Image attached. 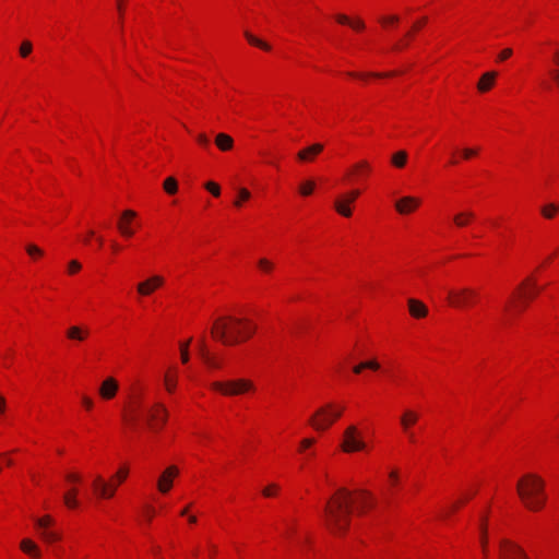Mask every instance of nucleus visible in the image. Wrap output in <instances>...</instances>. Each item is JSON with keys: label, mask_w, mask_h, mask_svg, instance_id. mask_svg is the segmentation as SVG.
Returning a JSON list of instances; mask_svg holds the SVG:
<instances>
[{"label": "nucleus", "mask_w": 559, "mask_h": 559, "mask_svg": "<svg viewBox=\"0 0 559 559\" xmlns=\"http://www.w3.org/2000/svg\"><path fill=\"white\" fill-rule=\"evenodd\" d=\"M352 492L340 488L325 503L324 515L328 528L334 534H343L350 523L353 511Z\"/></svg>", "instance_id": "f257e3e1"}, {"label": "nucleus", "mask_w": 559, "mask_h": 559, "mask_svg": "<svg viewBox=\"0 0 559 559\" xmlns=\"http://www.w3.org/2000/svg\"><path fill=\"white\" fill-rule=\"evenodd\" d=\"M255 329V325L248 319L228 316L216 319L211 333L215 340L224 345H235L251 337Z\"/></svg>", "instance_id": "f03ea898"}, {"label": "nucleus", "mask_w": 559, "mask_h": 559, "mask_svg": "<svg viewBox=\"0 0 559 559\" xmlns=\"http://www.w3.org/2000/svg\"><path fill=\"white\" fill-rule=\"evenodd\" d=\"M518 493L531 511L543 509L546 503L545 483L536 474H525L516 484Z\"/></svg>", "instance_id": "7ed1b4c3"}, {"label": "nucleus", "mask_w": 559, "mask_h": 559, "mask_svg": "<svg viewBox=\"0 0 559 559\" xmlns=\"http://www.w3.org/2000/svg\"><path fill=\"white\" fill-rule=\"evenodd\" d=\"M212 389L221 392L226 396H235L254 391L255 386L251 380L248 379H234L228 381H217L212 383Z\"/></svg>", "instance_id": "20e7f679"}, {"label": "nucleus", "mask_w": 559, "mask_h": 559, "mask_svg": "<svg viewBox=\"0 0 559 559\" xmlns=\"http://www.w3.org/2000/svg\"><path fill=\"white\" fill-rule=\"evenodd\" d=\"M343 407L335 408L328 404L319 408L309 419V424L317 430L328 429L337 418L341 417Z\"/></svg>", "instance_id": "39448f33"}, {"label": "nucleus", "mask_w": 559, "mask_h": 559, "mask_svg": "<svg viewBox=\"0 0 559 559\" xmlns=\"http://www.w3.org/2000/svg\"><path fill=\"white\" fill-rule=\"evenodd\" d=\"M448 299L455 308H466L472 306L477 299V292L469 287H461L457 289H450L448 292Z\"/></svg>", "instance_id": "423d86ee"}, {"label": "nucleus", "mask_w": 559, "mask_h": 559, "mask_svg": "<svg viewBox=\"0 0 559 559\" xmlns=\"http://www.w3.org/2000/svg\"><path fill=\"white\" fill-rule=\"evenodd\" d=\"M367 448L366 442L362 439L361 431L355 426H348L344 431V440L342 443V450L347 453L362 451Z\"/></svg>", "instance_id": "0eeeda50"}, {"label": "nucleus", "mask_w": 559, "mask_h": 559, "mask_svg": "<svg viewBox=\"0 0 559 559\" xmlns=\"http://www.w3.org/2000/svg\"><path fill=\"white\" fill-rule=\"evenodd\" d=\"M499 559H528L524 550L509 542V540H501L500 543V551H499Z\"/></svg>", "instance_id": "6e6552de"}, {"label": "nucleus", "mask_w": 559, "mask_h": 559, "mask_svg": "<svg viewBox=\"0 0 559 559\" xmlns=\"http://www.w3.org/2000/svg\"><path fill=\"white\" fill-rule=\"evenodd\" d=\"M145 413L146 423L151 428H155L159 421L162 425L166 423L167 411L160 403H156L154 406L146 409Z\"/></svg>", "instance_id": "1a4fd4ad"}, {"label": "nucleus", "mask_w": 559, "mask_h": 559, "mask_svg": "<svg viewBox=\"0 0 559 559\" xmlns=\"http://www.w3.org/2000/svg\"><path fill=\"white\" fill-rule=\"evenodd\" d=\"M359 194V190H352L344 197L337 199L334 203L336 212L345 217L352 216V210L349 207V204L355 202Z\"/></svg>", "instance_id": "9d476101"}, {"label": "nucleus", "mask_w": 559, "mask_h": 559, "mask_svg": "<svg viewBox=\"0 0 559 559\" xmlns=\"http://www.w3.org/2000/svg\"><path fill=\"white\" fill-rule=\"evenodd\" d=\"M118 485V483L110 484L105 481L103 477L99 475H97L93 481V488L95 493L97 495V497L104 499L112 498L115 496Z\"/></svg>", "instance_id": "9b49d317"}, {"label": "nucleus", "mask_w": 559, "mask_h": 559, "mask_svg": "<svg viewBox=\"0 0 559 559\" xmlns=\"http://www.w3.org/2000/svg\"><path fill=\"white\" fill-rule=\"evenodd\" d=\"M538 290H539V288L537 287V285L533 278L528 277L525 281H523L521 283V285L519 286V294H520V298L523 299V305H519V306H516V308H519V310H522L525 307L526 301L534 298V296L536 295V293Z\"/></svg>", "instance_id": "f8f14e48"}, {"label": "nucleus", "mask_w": 559, "mask_h": 559, "mask_svg": "<svg viewBox=\"0 0 559 559\" xmlns=\"http://www.w3.org/2000/svg\"><path fill=\"white\" fill-rule=\"evenodd\" d=\"M420 203L421 201L419 198L406 195L395 202V210L401 215H407L413 213L420 205Z\"/></svg>", "instance_id": "ddd939ff"}, {"label": "nucleus", "mask_w": 559, "mask_h": 559, "mask_svg": "<svg viewBox=\"0 0 559 559\" xmlns=\"http://www.w3.org/2000/svg\"><path fill=\"white\" fill-rule=\"evenodd\" d=\"M179 474V469L171 465L167 467L164 473L159 476L157 481V488L162 493H166L173 486V478Z\"/></svg>", "instance_id": "4468645a"}, {"label": "nucleus", "mask_w": 559, "mask_h": 559, "mask_svg": "<svg viewBox=\"0 0 559 559\" xmlns=\"http://www.w3.org/2000/svg\"><path fill=\"white\" fill-rule=\"evenodd\" d=\"M163 284L164 278L160 275H153L144 282L139 283L136 289L140 295L148 296Z\"/></svg>", "instance_id": "2eb2a0df"}, {"label": "nucleus", "mask_w": 559, "mask_h": 559, "mask_svg": "<svg viewBox=\"0 0 559 559\" xmlns=\"http://www.w3.org/2000/svg\"><path fill=\"white\" fill-rule=\"evenodd\" d=\"M136 216V213L132 210H126L122 212L121 217L117 224L120 234L124 237H132L134 231L131 227L132 219Z\"/></svg>", "instance_id": "dca6fc26"}, {"label": "nucleus", "mask_w": 559, "mask_h": 559, "mask_svg": "<svg viewBox=\"0 0 559 559\" xmlns=\"http://www.w3.org/2000/svg\"><path fill=\"white\" fill-rule=\"evenodd\" d=\"M118 389V381L112 377H108L102 382L99 386V395L104 400H111L116 396Z\"/></svg>", "instance_id": "f3484780"}, {"label": "nucleus", "mask_w": 559, "mask_h": 559, "mask_svg": "<svg viewBox=\"0 0 559 559\" xmlns=\"http://www.w3.org/2000/svg\"><path fill=\"white\" fill-rule=\"evenodd\" d=\"M323 144L313 143L302 150H300L297 154V158L300 162L309 163L314 159V157L323 151Z\"/></svg>", "instance_id": "a211bd4d"}, {"label": "nucleus", "mask_w": 559, "mask_h": 559, "mask_svg": "<svg viewBox=\"0 0 559 559\" xmlns=\"http://www.w3.org/2000/svg\"><path fill=\"white\" fill-rule=\"evenodd\" d=\"M66 335L71 341L84 342L90 335V330L82 325H71L66 331Z\"/></svg>", "instance_id": "6ab92c4d"}, {"label": "nucleus", "mask_w": 559, "mask_h": 559, "mask_svg": "<svg viewBox=\"0 0 559 559\" xmlns=\"http://www.w3.org/2000/svg\"><path fill=\"white\" fill-rule=\"evenodd\" d=\"M140 413H141V405L139 403H134L132 406H130L128 413L124 414V416H123L124 421L132 429H136L139 426Z\"/></svg>", "instance_id": "aec40b11"}, {"label": "nucleus", "mask_w": 559, "mask_h": 559, "mask_svg": "<svg viewBox=\"0 0 559 559\" xmlns=\"http://www.w3.org/2000/svg\"><path fill=\"white\" fill-rule=\"evenodd\" d=\"M408 310L414 318H425L428 313L427 307L417 299H408Z\"/></svg>", "instance_id": "412c9836"}, {"label": "nucleus", "mask_w": 559, "mask_h": 559, "mask_svg": "<svg viewBox=\"0 0 559 559\" xmlns=\"http://www.w3.org/2000/svg\"><path fill=\"white\" fill-rule=\"evenodd\" d=\"M418 418V413L412 409H406L400 418L403 430L408 431L411 427L417 423Z\"/></svg>", "instance_id": "4be33fe9"}, {"label": "nucleus", "mask_w": 559, "mask_h": 559, "mask_svg": "<svg viewBox=\"0 0 559 559\" xmlns=\"http://www.w3.org/2000/svg\"><path fill=\"white\" fill-rule=\"evenodd\" d=\"M496 78L497 73L493 71L484 73L477 84L478 91L481 93L489 91L493 86Z\"/></svg>", "instance_id": "5701e85b"}, {"label": "nucleus", "mask_w": 559, "mask_h": 559, "mask_svg": "<svg viewBox=\"0 0 559 559\" xmlns=\"http://www.w3.org/2000/svg\"><path fill=\"white\" fill-rule=\"evenodd\" d=\"M20 547H21L22 551H24L25 554L29 555L33 558L40 557V550H39L38 546L29 538H24L21 542Z\"/></svg>", "instance_id": "b1692460"}, {"label": "nucleus", "mask_w": 559, "mask_h": 559, "mask_svg": "<svg viewBox=\"0 0 559 559\" xmlns=\"http://www.w3.org/2000/svg\"><path fill=\"white\" fill-rule=\"evenodd\" d=\"M215 144L221 151L226 152L233 148L234 140L226 133H218L215 136Z\"/></svg>", "instance_id": "393cba45"}, {"label": "nucleus", "mask_w": 559, "mask_h": 559, "mask_svg": "<svg viewBox=\"0 0 559 559\" xmlns=\"http://www.w3.org/2000/svg\"><path fill=\"white\" fill-rule=\"evenodd\" d=\"M199 349L202 359L212 368H218L219 364L216 361L214 357L210 355V353L206 350L205 341L204 338H201L199 342Z\"/></svg>", "instance_id": "a878e982"}, {"label": "nucleus", "mask_w": 559, "mask_h": 559, "mask_svg": "<svg viewBox=\"0 0 559 559\" xmlns=\"http://www.w3.org/2000/svg\"><path fill=\"white\" fill-rule=\"evenodd\" d=\"M473 218L474 213L472 211H464L455 214L453 217V222L457 227H465Z\"/></svg>", "instance_id": "bb28decb"}, {"label": "nucleus", "mask_w": 559, "mask_h": 559, "mask_svg": "<svg viewBox=\"0 0 559 559\" xmlns=\"http://www.w3.org/2000/svg\"><path fill=\"white\" fill-rule=\"evenodd\" d=\"M78 489L72 488L68 492L63 495V502L69 509H75L79 506V501L76 499Z\"/></svg>", "instance_id": "cd10ccee"}, {"label": "nucleus", "mask_w": 559, "mask_h": 559, "mask_svg": "<svg viewBox=\"0 0 559 559\" xmlns=\"http://www.w3.org/2000/svg\"><path fill=\"white\" fill-rule=\"evenodd\" d=\"M407 162V153L405 151H399L391 157V163L396 168H403Z\"/></svg>", "instance_id": "c85d7f7f"}, {"label": "nucleus", "mask_w": 559, "mask_h": 559, "mask_svg": "<svg viewBox=\"0 0 559 559\" xmlns=\"http://www.w3.org/2000/svg\"><path fill=\"white\" fill-rule=\"evenodd\" d=\"M540 212L545 218L551 219L559 212V205L556 203H548L540 209Z\"/></svg>", "instance_id": "c756f323"}, {"label": "nucleus", "mask_w": 559, "mask_h": 559, "mask_svg": "<svg viewBox=\"0 0 559 559\" xmlns=\"http://www.w3.org/2000/svg\"><path fill=\"white\" fill-rule=\"evenodd\" d=\"M364 369L379 370L380 364L377 360H369L361 362L353 368L356 374H359Z\"/></svg>", "instance_id": "7c9ffc66"}, {"label": "nucleus", "mask_w": 559, "mask_h": 559, "mask_svg": "<svg viewBox=\"0 0 559 559\" xmlns=\"http://www.w3.org/2000/svg\"><path fill=\"white\" fill-rule=\"evenodd\" d=\"M245 36H246L247 40L251 45L257 46V47H259V48H261L263 50H266V51L271 50V46L267 43H265V41L259 39L258 37L253 36L251 33L245 32Z\"/></svg>", "instance_id": "2f4dec72"}, {"label": "nucleus", "mask_w": 559, "mask_h": 559, "mask_svg": "<svg viewBox=\"0 0 559 559\" xmlns=\"http://www.w3.org/2000/svg\"><path fill=\"white\" fill-rule=\"evenodd\" d=\"M361 499L359 500V510L362 512L366 508H369L372 506V496L370 492L366 490H361Z\"/></svg>", "instance_id": "473e14b6"}, {"label": "nucleus", "mask_w": 559, "mask_h": 559, "mask_svg": "<svg viewBox=\"0 0 559 559\" xmlns=\"http://www.w3.org/2000/svg\"><path fill=\"white\" fill-rule=\"evenodd\" d=\"M163 188L168 194H175L178 191V182L174 177H168L165 179Z\"/></svg>", "instance_id": "72a5a7b5"}, {"label": "nucleus", "mask_w": 559, "mask_h": 559, "mask_svg": "<svg viewBox=\"0 0 559 559\" xmlns=\"http://www.w3.org/2000/svg\"><path fill=\"white\" fill-rule=\"evenodd\" d=\"M316 183L312 180H307L299 186V192L304 197L310 195L314 190Z\"/></svg>", "instance_id": "f704fd0d"}, {"label": "nucleus", "mask_w": 559, "mask_h": 559, "mask_svg": "<svg viewBox=\"0 0 559 559\" xmlns=\"http://www.w3.org/2000/svg\"><path fill=\"white\" fill-rule=\"evenodd\" d=\"M251 197V193L246 188H239L238 189V199L234 201V205L237 207H240L243 201L249 200Z\"/></svg>", "instance_id": "c9c22d12"}, {"label": "nucleus", "mask_w": 559, "mask_h": 559, "mask_svg": "<svg viewBox=\"0 0 559 559\" xmlns=\"http://www.w3.org/2000/svg\"><path fill=\"white\" fill-rule=\"evenodd\" d=\"M40 536L47 543H52L60 539V535L58 533L48 530L41 531Z\"/></svg>", "instance_id": "e433bc0d"}, {"label": "nucleus", "mask_w": 559, "mask_h": 559, "mask_svg": "<svg viewBox=\"0 0 559 559\" xmlns=\"http://www.w3.org/2000/svg\"><path fill=\"white\" fill-rule=\"evenodd\" d=\"M25 249H26V252L28 253V255L34 259L43 257V254H44V251L39 247H37L36 245H33V243L27 245Z\"/></svg>", "instance_id": "4c0bfd02"}, {"label": "nucleus", "mask_w": 559, "mask_h": 559, "mask_svg": "<svg viewBox=\"0 0 559 559\" xmlns=\"http://www.w3.org/2000/svg\"><path fill=\"white\" fill-rule=\"evenodd\" d=\"M258 266L261 271H263L265 273H269L274 269L273 262H271L270 260H267L265 258H262L258 261Z\"/></svg>", "instance_id": "58836bf2"}, {"label": "nucleus", "mask_w": 559, "mask_h": 559, "mask_svg": "<svg viewBox=\"0 0 559 559\" xmlns=\"http://www.w3.org/2000/svg\"><path fill=\"white\" fill-rule=\"evenodd\" d=\"M52 523V519L49 515L43 516L36 520V526L41 531L47 530V527Z\"/></svg>", "instance_id": "ea45409f"}, {"label": "nucleus", "mask_w": 559, "mask_h": 559, "mask_svg": "<svg viewBox=\"0 0 559 559\" xmlns=\"http://www.w3.org/2000/svg\"><path fill=\"white\" fill-rule=\"evenodd\" d=\"M204 188L211 192L214 197H219L221 194V188L217 183L213 182V181H207L205 185H204Z\"/></svg>", "instance_id": "a19ab883"}, {"label": "nucleus", "mask_w": 559, "mask_h": 559, "mask_svg": "<svg viewBox=\"0 0 559 559\" xmlns=\"http://www.w3.org/2000/svg\"><path fill=\"white\" fill-rule=\"evenodd\" d=\"M32 49H33L32 43L28 40H24L20 47L21 57H23V58L27 57L32 52Z\"/></svg>", "instance_id": "79ce46f5"}, {"label": "nucleus", "mask_w": 559, "mask_h": 559, "mask_svg": "<svg viewBox=\"0 0 559 559\" xmlns=\"http://www.w3.org/2000/svg\"><path fill=\"white\" fill-rule=\"evenodd\" d=\"M278 489H280L278 485L271 484L263 489L262 493L264 497H272L278 491Z\"/></svg>", "instance_id": "37998d69"}, {"label": "nucleus", "mask_w": 559, "mask_h": 559, "mask_svg": "<svg viewBox=\"0 0 559 559\" xmlns=\"http://www.w3.org/2000/svg\"><path fill=\"white\" fill-rule=\"evenodd\" d=\"M477 153H478L477 148L465 147L462 150V155H463L464 159H469V158L474 157Z\"/></svg>", "instance_id": "c03bdc74"}, {"label": "nucleus", "mask_w": 559, "mask_h": 559, "mask_svg": "<svg viewBox=\"0 0 559 559\" xmlns=\"http://www.w3.org/2000/svg\"><path fill=\"white\" fill-rule=\"evenodd\" d=\"M81 270V263L76 260H72L69 263V273L74 274Z\"/></svg>", "instance_id": "a18cd8bd"}, {"label": "nucleus", "mask_w": 559, "mask_h": 559, "mask_svg": "<svg viewBox=\"0 0 559 559\" xmlns=\"http://www.w3.org/2000/svg\"><path fill=\"white\" fill-rule=\"evenodd\" d=\"M513 53L512 49L511 48H506L503 49L499 55H498V60L499 61H504L507 60L509 57H511Z\"/></svg>", "instance_id": "49530a36"}, {"label": "nucleus", "mask_w": 559, "mask_h": 559, "mask_svg": "<svg viewBox=\"0 0 559 559\" xmlns=\"http://www.w3.org/2000/svg\"><path fill=\"white\" fill-rule=\"evenodd\" d=\"M128 476V469L126 467H122L120 468L117 474H116V477L118 479V484H121L122 481H124V479L127 478Z\"/></svg>", "instance_id": "de8ad7c7"}, {"label": "nucleus", "mask_w": 559, "mask_h": 559, "mask_svg": "<svg viewBox=\"0 0 559 559\" xmlns=\"http://www.w3.org/2000/svg\"><path fill=\"white\" fill-rule=\"evenodd\" d=\"M197 140L203 146H209V144H210V140L204 133L199 134L197 136Z\"/></svg>", "instance_id": "09e8293b"}, {"label": "nucleus", "mask_w": 559, "mask_h": 559, "mask_svg": "<svg viewBox=\"0 0 559 559\" xmlns=\"http://www.w3.org/2000/svg\"><path fill=\"white\" fill-rule=\"evenodd\" d=\"M480 530H481V533H483V537H481L483 551L486 555V552H487V549H486L487 539H486V536H485L486 535V528H485L484 523L481 524Z\"/></svg>", "instance_id": "8fccbe9b"}, {"label": "nucleus", "mask_w": 559, "mask_h": 559, "mask_svg": "<svg viewBox=\"0 0 559 559\" xmlns=\"http://www.w3.org/2000/svg\"><path fill=\"white\" fill-rule=\"evenodd\" d=\"M397 22H399L397 15H390V16L381 19V23H383V24L397 23Z\"/></svg>", "instance_id": "3c124183"}, {"label": "nucleus", "mask_w": 559, "mask_h": 559, "mask_svg": "<svg viewBox=\"0 0 559 559\" xmlns=\"http://www.w3.org/2000/svg\"><path fill=\"white\" fill-rule=\"evenodd\" d=\"M349 25L355 29H364L365 23L361 20H356L354 22H350Z\"/></svg>", "instance_id": "603ef678"}, {"label": "nucleus", "mask_w": 559, "mask_h": 559, "mask_svg": "<svg viewBox=\"0 0 559 559\" xmlns=\"http://www.w3.org/2000/svg\"><path fill=\"white\" fill-rule=\"evenodd\" d=\"M314 443L313 439H304L300 442V450H305Z\"/></svg>", "instance_id": "864d4df0"}, {"label": "nucleus", "mask_w": 559, "mask_h": 559, "mask_svg": "<svg viewBox=\"0 0 559 559\" xmlns=\"http://www.w3.org/2000/svg\"><path fill=\"white\" fill-rule=\"evenodd\" d=\"M165 382H166V388L169 392H173L175 386H176V381L175 380H171L169 379L168 377H166L165 379Z\"/></svg>", "instance_id": "5fc2aeb1"}, {"label": "nucleus", "mask_w": 559, "mask_h": 559, "mask_svg": "<svg viewBox=\"0 0 559 559\" xmlns=\"http://www.w3.org/2000/svg\"><path fill=\"white\" fill-rule=\"evenodd\" d=\"M550 75L556 82L557 86L559 87V69H552L550 70Z\"/></svg>", "instance_id": "6e6d98bb"}, {"label": "nucleus", "mask_w": 559, "mask_h": 559, "mask_svg": "<svg viewBox=\"0 0 559 559\" xmlns=\"http://www.w3.org/2000/svg\"><path fill=\"white\" fill-rule=\"evenodd\" d=\"M82 403L87 409H91L94 405L93 401L87 396L82 397Z\"/></svg>", "instance_id": "4d7b16f0"}, {"label": "nucleus", "mask_w": 559, "mask_h": 559, "mask_svg": "<svg viewBox=\"0 0 559 559\" xmlns=\"http://www.w3.org/2000/svg\"><path fill=\"white\" fill-rule=\"evenodd\" d=\"M355 170L369 169V164L366 160H361L354 166Z\"/></svg>", "instance_id": "13d9d810"}, {"label": "nucleus", "mask_w": 559, "mask_h": 559, "mask_svg": "<svg viewBox=\"0 0 559 559\" xmlns=\"http://www.w3.org/2000/svg\"><path fill=\"white\" fill-rule=\"evenodd\" d=\"M336 20L341 24H349L350 23L349 19L346 15H344V14H338L336 16Z\"/></svg>", "instance_id": "bf43d9fd"}, {"label": "nucleus", "mask_w": 559, "mask_h": 559, "mask_svg": "<svg viewBox=\"0 0 559 559\" xmlns=\"http://www.w3.org/2000/svg\"><path fill=\"white\" fill-rule=\"evenodd\" d=\"M67 480L69 481H73V483H76V481H80V476L78 474H74V473H71V474H68L66 476Z\"/></svg>", "instance_id": "052dcab7"}, {"label": "nucleus", "mask_w": 559, "mask_h": 559, "mask_svg": "<svg viewBox=\"0 0 559 559\" xmlns=\"http://www.w3.org/2000/svg\"><path fill=\"white\" fill-rule=\"evenodd\" d=\"M181 361L183 364H187L189 361V352H187L185 348L181 350Z\"/></svg>", "instance_id": "680f3d73"}, {"label": "nucleus", "mask_w": 559, "mask_h": 559, "mask_svg": "<svg viewBox=\"0 0 559 559\" xmlns=\"http://www.w3.org/2000/svg\"><path fill=\"white\" fill-rule=\"evenodd\" d=\"M389 476H390V478L392 480V485H395L397 483V480H399L397 472L396 471H392Z\"/></svg>", "instance_id": "e2e57ef3"}, {"label": "nucleus", "mask_w": 559, "mask_h": 559, "mask_svg": "<svg viewBox=\"0 0 559 559\" xmlns=\"http://www.w3.org/2000/svg\"><path fill=\"white\" fill-rule=\"evenodd\" d=\"M7 407L5 399L0 395V414H3Z\"/></svg>", "instance_id": "0e129e2a"}, {"label": "nucleus", "mask_w": 559, "mask_h": 559, "mask_svg": "<svg viewBox=\"0 0 559 559\" xmlns=\"http://www.w3.org/2000/svg\"><path fill=\"white\" fill-rule=\"evenodd\" d=\"M394 74H395V72H390V73H370L369 75L376 76V78H381V76H392Z\"/></svg>", "instance_id": "69168bd1"}, {"label": "nucleus", "mask_w": 559, "mask_h": 559, "mask_svg": "<svg viewBox=\"0 0 559 559\" xmlns=\"http://www.w3.org/2000/svg\"><path fill=\"white\" fill-rule=\"evenodd\" d=\"M405 432L407 433L408 439H409L411 442H415L416 441L415 435H414L413 431H411V429L408 431H405Z\"/></svg>", "instance_id": "338daca9"}, {"label": "nucleus", "mask_w": 559, "mask_h": 559, "mask_svg": "<svg viewBox=\"0 0 559 559\" xmlns=\"http://www.w3.org/2000/svg\"><path fill=\"white\" fill-rule=\"evenodd\" d=\"M554 62L559 67V50L554 53Z\"/></svg>", "instance_id": "774afa93"}]
</instances>
